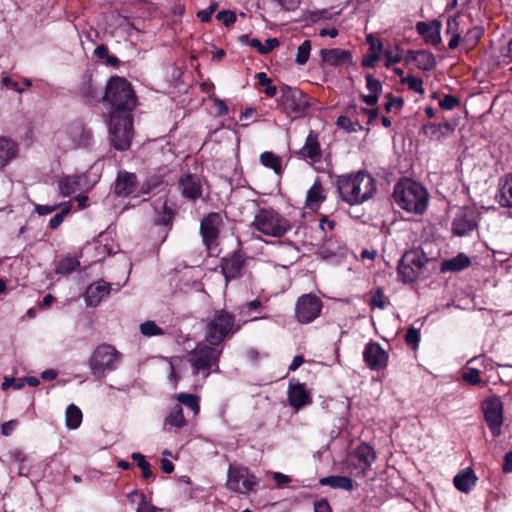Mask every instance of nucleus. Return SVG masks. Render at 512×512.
<instances>
[{
    "mask_svg": "<svg viewBox=\"0 0 512 512\" xmlns=\"http://www.w3.org/2000/svg\"><path fill=\"white\" fill-rule=\"evenodd\" d=\"M375 458L373 448L367 444H361L348 456V469L354 476H364Z\"/></svg>",
    "mask_w": 512,
    "mask_h": 512,
    "instance_id": "14",
    "label": "nucleus"
},
{
    "mask_svg": "<svg viewBox=\"0 0 512 512\" xmlns=\"http://www.w3.org/2000/svg\"><path fill=\"white\" fill-rule=\"evenodd\" d=\"M314 512H331V508L327 501L321 500L315 503Z\"/></svg>",
    "mask_w": 512,
    "mask_h": 512,
    "instance_id": "63",
    "label": "nucleus"
},
{
    "mask_svg": "<svg viewBox=\"0 0 512 512\" xmlns=\"http://www.w3.org/2000/svg\"><path fill=\"white\" fill-rule=\"evenodd\" d=\"M324 189L319 179H316L306 195V207L317 210L325 200Z\"/></svg>",
    "mask_w": 512,
    "mask_h": 512,
    "instance_id": "26",
    "label": "nucleus"
},
{
    "mask_svg": "<svg viewBox=\"0 0 512 512\" xmlns=\"http://www.w3.org/2000/svg\"><path fill=\"white\" fill-rule=\"evenodd\" d=\"M260 162L263 166L272 169L276 174H280L282 171L281 158L272 152H263L260 155Z\"/></svg>",
    "mask_w": 512,
    "mask_h": 512,
    "instance_id": "36",
    "label": "nucleus"
},
{
    "mask_svg": "<svg viewBox=\"0 0 512 512\" xmlns=\"http://www.w3.org/2000/svg\"><path fill=\"white\" fill-rule=\"evenodd\" d=\"M401 82L403 84H407L409 89H411L417 93L424 94L422 79L409 75L406 77H402Z\"/></svg>",
    "mask_w": 512,
    "mask_h": 512,
    "instance_id": "44",
    "label": "nucleus"
},
{
    "mask_svg": "<svg viewBox=\"0 0 512 512\" xmlns=\"http://www.w3.org/2000/svg\"><path fill=\"white\" fill-rule=\"evenodd\" d=\"M9 456L14 463L18 464L25 462L27 459L25 453L20 449H14L10 451Z\"/></svg>",
    "mask_w": 512,
    "mask_h": 512,
    "instance_id": "57",
    "label": "nucleus"
},
{
    "mask_svg": "<svg viewBox=\"0 0 512 512\" xmlns=\"http://www.w3.org/2000/svg\"><path fill=\"white\" fill-rule=\"evenodd\" d=\"M221 349L211 345L198 344L188 355V362L193 369V374L204 373L207 377L211 371H218Z\"/></svg>",
    "mask_w": 512,
    "mask_h": 512,
    "instance_id": "6",
    "label": "nucleus"
},
{
    "mask_svg": "<svg viewBox=\"0 0 512 512\" xmlns=\"http://www.w3.org/2000/svg\"><path fill=\"white\" fill-rule=\"evenodd\" d=\"M482 410L491 434L495 438L499 437L502 433L501 427L504 421L503 402L498 396H492L483 401Z\"/></svg>",
    "mask_w": 512,
    "mask_h": 512,
    "instance_id": "13",
    "label": "nucleus"
},
{
    "mask_svg": "<svg viewBox=\"0 0 512 512\" xmlns=\"http://www.w3.org/2000/svg\"><path fill=\"white\" fill-rule=\"evenodd\" d=\"M0 83L2 86H6L18 93L24 92V89L20 88L18 86V83L16 81H14L13 79H11L10 77H3L0 81Z\"/></svg>",
    "mask_w": 512,
    "mask_h": 512,
    "instance_id": "56",
    "label": "nucleus"
},
{
    "mask_svg": "<svg viewBox=\"0 0 512 512\" xmlns=\"http://www.w3.org/2000/svg\"><path fill=\"white\" fill-rule=\"evenodd\" d=\"M459 104V100L452 95H445L443 99L439 101V106L444 110H452Z\"/></svg>",
    "mask_w": 512,
    "mask_h": 512,
    "instance_id": "50",
    "label": "nucleus"
},
{
    "mask_svg": "<svg viewBox=\"0 0 512 512\" xmlns=\"http://www.w3.org/2000/svg\"><path fill=\"white\" fill-rule=\"evenodd\" d=\"M503 472H512V452H507L504 456Z\"/></svg>",
    "mask_w": 512,
    "mask_h": 512,
    "instance_id": "64",
    "label": "nucleus"
},
{
    "mask_svg": "<svg viewBox=\"0 0 512 512\" xmlns=\"http://www.w3.org/2000/svg\"><path fill=\"white\" fill-rule=\"evenodd\" d=\"M243 259L240 255L234 254L229 258H223L220 264V270L225 278L226 284L241 275L243 268Z\"/></svg>",
    "mask_w": 512,
    "mask_h": 512,
    "instance_id": "22",
    "label": "nucleus"
},
{
    "mask_svg": "<svg viewBox=\"0 0 512 512\" xmlns=\"http://www.w3.org/2000/svg\"><path fill=\"white\" fill-rule=\"evenodd\" d=\"M482 35V29L479 27H475L470 29L464 37V41L472 40L475 43Z\"/></svg>",
    "mask_w": 512,
    "mask_h": 512,
    "instance_id": "59",
    "label": "nucleus"
},
{
    "mask_svg": "<svg viewBox=\"0 0 512 512\" xmlns=\"http://www.w3.org/2000/svg\"><path fill=\"white\" fill-rule=\"evenodd\" d=\"M140 332L147 337L164 334V331L154 321H146L142 323L140 325Z\"/></svg>",
    "mask_w": 512,
    "mask_h": 512,
    "instance_id": "43",
    "label": "nucleus"
},
{
    "mask_svg": "<svg viewBox=\"0 0 512 512\" xmlns=\"http://www.w3.org/2000/svg\"><path fill=\"white\" fill-rule=\"evenodd\" d=\"M498 197L502 207L512 208V173L506 174L500 180Z\"/></svg>",
    "mask_w": 512,
    "mask_h": 512,
    "instance_id": "29",
    "label": "nucleus"
},
{
    "mask_svg": "<svg viewBox=\"0 0 512 512\" xmlns=\"http://www.w3.org/2000/svg\"><path fill=\"white\" fill-rule=\"evenodd\" d=\"M80 93L82 96L87 98H95L96 91L90 79L86 80L82 87L80 88Z\"/></svg>",
    "mask_w": 512,
    "mask_h": 512,
    "instance_id": "53",
    "label": "nucleus"
},
{
    "mask_svg": "<svg viewBox=\"0 0 512 512\" xmlns=\"http://www.w3.org/2000/svg\"><path fill=\"white\" fill-rule=\"evenodd\" d=\"M86 184L85 175H69L59 181V190L63 196H70L76 192L82 191Z\"/></svg>",
    "mask_w": 512,
    "mask_h": 512,
    "instance_id": "24",
    "label": "nucleus"
},
{
    "mask_svg": "<svg viewBox=\"0 0 512 512\" xmlns=\"http://www.w3.org/2000/svg\"><path fill=\"white\" fill-rule=\"evenodd\" d=\"M363 360L372 370H380L387 366L388 354L376 342H370L363 351Z\"/></svg>",
    "mask_w": 512,
    "mask_h": 512,
    "instance_id": "18",
    "label": "nucleus"
},
{
    "mask_svg": "<svg viewBox=\"0 0 512 512\" xmlns=\"http://www.w3.org/2000/svg\"><path fill=\"white\" fill-rule=\"evenodd\" d=\"M321 485H327L332 488H340L347 491L353 490V481L351 478L346 476H329L320 479Z\"/></svg>",
    "mask_w": 512,
    "mask_h": 512,
    "instance_id": "34",
    "label": "nucleus"
},
{
    "mask_svg": "<svg viewBox=\"0 0 512 512\" xmlns=\"http://www.w3.org/2000/svg\"><path fill=\"white\" fill-rule=\"evenodd\" d=\"M177 400L179 403L190 408L194 412V414L199 413L200 405H199V397L198 396H196L194 394L180 393L177 395Z\"/></svg>",
    "mask_w": 512,
    "mask_h": 512,
    "instance_id": "39",
    "label": "nucleus"
},
{
    "mask_svg": "<svg viewBox=\"0 0 512 512\" xmlns=\"http://www.w3.org/2000/svg\"><path fill=\"white\" fill-rule=\"evenodd\" d=\"M17 420H10L2 424L1 431L4 436H9L12 434L13 430L17 426Z\"/></svg>",
    "mask_w": 512,
    "mask_h": 512,
    "instance_id": "60",
    "label": "nucleus"
},
{
    "mask_svg": "<svg viewBox=\"0 0 512 512\" xmlns=\"http://www.w3.org/2000/svg\"><path fill=\"white\" fill-rule=\"evenodd\" d=\"M204 181L196 173L184 172L179 180L178 186L181 195L188 200H196L202 196Z\"/></svg>",
    "mask_w": 512,
    "mask_h": 512,
    "instance_id": "16",
    "label": "nucleus"
},
{
    "mask_svg": "<svg viewBox=\"0 0 512 512\" xmlns=\"http://www.w3.org/2000/svg\"><path fill=\"white\" fill-rule=\"evenodd\" d=\"M370 305L379 309L385 308L384 295L380 288H378L374 295L371 297Z\"/></svg>",
    "mask_w": 512,
    "mask_h": 512,
    "instance_id": "52",
    "label": "nucleus"
},
{
    "mask_svg": "<svg viewBox=\"0 0 512 512\" xmlns=\"http://www.w3.org/2000/svg\"><path fill=\"white\" fill-rule=\"evenodd\" d=\"M429 259L420 249L406 251L399 264L398 276L404 283L416 281L425 271Z\"/></svg>",
    "mask_w": 512,
    "mask_h": 512,
    "instance_id": "7",
    "label": "nucleus"
},
{
    "mask_svg": "<svg viewBox=\"0 0 512 512\" xmlns=\"http://www.w3.org/2000/svg\"><path fill=\"white\" fill-rule=\"evenodd\" d=\"M221 223L222 217L219 213H210L201 221L200 231L208 249L216 245Z\"/></svg>",
    "mask_w": 512,
    "mask_h": 512,
    "instance_id": "17",
    "label": "nucleus"
},
{
    "mask_svg": "<svg viewBox=\"0 0 512 512\" xmlns=\"http://www.w3.org/2000/svg\"><path fill=\"white\" fill-rule=\"evenodd\" d=\"M285 10H294L298 7L301 0H275Z\"/></svg>",
    "mask_w": 512,
    "mask_h": 512,
    "instance_id": "61",
    "label": "nucleus"
},
{
    "mask_svg": "<svg viewBox=\"0 0 512 512\" xmlns=\"http://www.w3.org/2000/svg\"><path fill=\"white\" fill-rule=\"evenodd\" d=\"M17 144L9 138L0 137V169L17 155Z\"/></svg>",
    "mask_w": 512,
    "mask_h": 512,
    "instance_id": "28",
    "label": "nucleus"
},
{
    "mask_svg": "<svg viewBox=\"0 0 512 512\" xmlns=\"http://www.w3.org/2000/svg\"><path fill=\"white\" fill-rule=\"evenodd\" d=\"M132 459L137 462V465L141 469L142 477L149 479L153 477V472L150 469V464L145 460V457L138 452L132 454Z\"/></svg>",
    "mask_w": 512,
    "mask_h": 512,
    "instance_id": "41",
    "label": "nucleus"
},
{
    "mask_svg": "<svg viewBox=\"0 0 512 512\" xmlns=\"http://www.w3.org/2000/svg\"><path fill=\"white\" fill-rule=\"evenodd\" d=\"M322 307V300L317 295L303 294L295 303V318L300 324H309L320 316Z\"/></svg>",
    "mask_w": 512,
    "mask_h": 512,
    "instance_id": "12",
    "label": "nucleus"
},
{
    "mask_svg": "<svg viewBox=\"0 0 512 512\" xmlns=\"http://www.w3.org/2000/svg\"><path fill=\"white\" fill-rule=\"evenodd\" d=\"M462 379L470 385H478L481 382L480 373L477 369L471 368L462 375Z\"/></svg>",
    "mask_w": 512,
    "mask_h": 512,
    "instance_id": "45",
    "label": "nucleus"
},
{
    "mask_svg": "<svg viewBox=\"0 0 512 512\" xmlns=\"http://www.w3.org/2000/svg\"><path fill=\"white\" fill-rule=\"evenodd\" d=\"M157 205L162 209V214L158 217V222L167 225L172 219V211L167 207L166 201H159Z\"/></svg>",
    "mask_w": 512,
    "mask_h": 512,
    "instance_id": "46",
    "label": "nucleus"
},
{
    "mask_svg": "<svg viewBox=\"0 0 512 512\" xmlns=\"http://www.w3.org/2000/svg\"><path fill=\"white\" fill-rule=\"evenodd\" d=\"M279 104L288 116H300L309 106L308 98L301 90L287 85L281 88Z\"/></svg>",
    "mask_w": 512,
    "mask_h": 512,
    "instance_id": "11",
    "label": "nucleus"
},
{
    "mask_svg": "<svg viewBox=\"0 0 512 512\" xmlns=\"http://www.w3.org/2000/svg\"><path fill=\"white\" fill-rule=\"evenodd\" d=\"M413 53V60L417 67L424 71L432 70L436 66V59L434 55L426 50H421Z\"/></svg>",
    "mask_w": 512,
    "mask_h": 512,
    "instance_id": "33",
    "label": "nucleus"
},
{
    "mask_svg": "<svg viewBox=\"0 0 512 512\" xmlns=\"http://www.w3.org/2000/svg\"><path fill=\"white\" fill-rule=\"evenodd\" d=\"M70 212V208L69 207H65L63 208L59 213H57L56 215H54L50 221H49V227L51 229H56L58 228L61 223L63 222V219L64 217Z\"/></svg>",
    "mask_w": 512,
    "mask_h": 512,
    "instance_id": "49",
    "label": "nucleus"
},
{
    "mask_svg": "<svg viewBox=\"0 0 512 512\" xmlns=\"http://www.w3.org/2000/svg\"><path fill=\"white\" fill-rule=\"evenodd\" d=\"M240 329L235 324L234 314L226 310H218L207 320L204 339L211 346H217Z\"/></svg>",
    "mask_w": 512,
    "mask_h": 512,
    "instance_id": "4",
    "label": "nucleus"
},
{
    "mask_svg": "<svg viewBox=\"0 0 512 512\" xmlns=\"http://www.w3.org/2000/svg\"><path fill=\"white\" fill-rule=\"evenodd\" d=\"M68 133L72 138V143L69 145L72 149L88 145L91 139L90 132L86 131L80 124L71 126Z\"/></svg>",
    "mask_w": 512,
    "mask_h": 512,
    "instance_id": "30",
    "label": "nucleus"
},
{
    "mask_svg": "<svg viewBox=\"0 0 512 512\" xmlns=\"http://www.w3.org/2000/svg\"><path fill=\"white\" fill-rule=\"evenodd\" d=\"M478 227V214L472 207L464 206L457 210L452 223L451 230L457 237L468 236Z\"/></svg>",
    "mask_w": 512,
    "mask_h": 512,
    "instance_id": "15",
    "label": "nucleus"
},
{
    "mask_svg": "<svg viewBox=\"0 0 512 512\" xmlns=\"http://www.w3.org/2000/svg\"><path fill=\"white\" fill-rule=\"evenodd\" d=\"M110 293V285L104 281H98L87 287L85 303L87 306L96 307Z\"/></svg>",
    "mask_w": 512,
    "mask_h": 512,
    "instance_id": "21",
    "label": "nucleus"
},
{
    "mask_svg": "<svg viewBox=\"0 0 512 512\" xmlns=\"http://www.w3.org/2000/svg\"><path fill=\"white\" fill-rule=\"evenodd\" d=\"M389 100L385 104V110L387 112H391L392 109L395 107L397 109H401L403 106V99L400 97H392L391 94L388 95Z\"/></svg>",
    "mask_w": 512,
    "mask_h": 512,
    "instance_id": "54",
    "label": "nucleus"
},
{
    "mask_svg": "<svg viewBox=\"0 0 512 512\" xmlns=\"http://www.w3.org/2000/svg\"><path fill=\"white\" fill-rule=\"evenodd\" d=\"M476 480L477 478L472 470H467L454 477V485L459 491L467 493L473 486H475Z\"/></svg>",
    "mask_w": 512,
    "mask_h": 512,
    "instance_id": "32",
    "label": "nucleus"
},
{
    "mask_svg": "<svg viewBox=\"0 0 512 512\" xmlns=\"http://www.w3.org/2000/svg\"><path fill=\"white\" fill-rule=\"evenodd\" d=\"M288 401L290 406L296 411L311 402L309 393L306 391L304 384H290L288 390Z\"/></svg>",
    "mask_w": 512,
    "mask_h": 512,
    "instance_id": "25",
    "label": "nucleus"
},
{
    "mask_svg": "<svg viewBox=\"0 0 512 512\" xmlns=\"http://www.w3.org/2000/svg\"><path fill=\"white\" fill-rule=\"evenodd\" d=\"M165 424L172 427L181 428L186 424L183 409L180 405H176L169 415L165 418Z\"/></svg>",
    "mask_w": 512,
    "mask_h": 512,
    "instance_id": "37",
    "label": "nucleus"
},
{
    "mask_svg": "<svg viewBox=\"0 0 512 512\" xmlns=\"http://www.w3.org/2000/svg\"><path fill=\"white\" fill-rule=\"evenodd\" d=\"M337 125L347 131H350V132L356 130L355 127L353 126V123L351 122V120L346 116L338 117Z\"/></svg>",
    "mask_w": 512,
    "mask_h": 512,
    "instance_id": "58",
    "label": "nucleus"
},
{
    "mask_svg": "<svg viewBox=\"0 0 512 512\" xmlns=\"http://www.w3.org/2000/svg\"><path fill=\"white\" fill-rule=\"evenodd\" d=\"M137 178L134 173L120 171L117 175L114 192L116 195L126 197L136 188Z\"/></svg>",
    "mask_w": 512,
    "mask_h": 512,
    "instance_id": "23",
    "label": "nucleus"
},
{
    "mask_svg": "<svg viewBox=\"0 0 512 512\" xmlns=\"http://www.w3.org/2000/svg\"><path fill=\"white\" fill-rule=\"evenodd\" d=\"M297 154L309 164L319 162L322 157V150L318 140V135L313 131H310L306 137L303 147L297 152Z\"/></svg>",
    "mask_w": 512,
    "mask_h": 512,
    "instance_id": "19",
    "label": "nucleus"
},
{
    "mask_svg": "<svg viewBox=\"0 0 512 512\" xmlns=\"http://www.w3.org/2000/svg\"><path fill=\"white\" fill-rule=\"evenodd\" d=\"M336 185L341 199L350 205L362 204L376 192L375 179L362 171L338 176Z\"/></svg>",
    "mask_w": 512,
    "mask_h": 512,
    "instance_id": "1",
    "label": "nucleus"
},
{
    "mask_svg": "<svg viewBox=\"0 0 512 512\" xmlns=\"http://www.w3.org/2000/svg\"><path fill=\"white\" fill-rule=\"evenodd\" d=\"M393 198L407 212L422 214L427 208L429 195L424 186L406 179L395 185Z\"/></svg>",
    "mask_w": 512,
    "mask_h": 512,
    "instance_id": "2",
    "label": "nucleus"
},
{
    "mask_svg": "<svg viewBox=\"0 0 512 512\" xmlns=\"http://www.w3.org/2000/svg\"><path fill=\"white\" fill-rule=\"evenodd\" d=\"M119 354L116 349L107 344L98 346L89 361L91 372L96 377H103L106 371L116 368Z\"/></svg>",
    "mask_w": 512,
    "mask_h": 512,
    "instance_id": "10",
    "label": "nucleus"
},
{
    "mask_svg": "<svg viewBox=\"0 0 512 512\" xmlns=\"http://www.w3.org/2000/svg\"><path fill=\"white\" fill-rule=\"evenodd\" d=\"M416 31L428 44L437 46L441 43V23L438 20L432 22L420 21L416 24Z\"/></svg>",
    "mask_w": 512,
    "mask_h": 512,
    "instance_id": "20",
    "label": "nucleus"
},
{
    "mask_svg": "<svg viewBox=\"0 0 512 512\" xmlns=\"http://www.w3.org/2000/svg\"><path fill=\"white\" fill-rule=\"evenodd\" d=\"M163 185V181L160 176H152L148 178L140 188L142 194H149L158 190Z\"/></svg>",
    "mask_w": 512,
    "mask_h": 512,
    "instance_id": "40",
    "label": "nucleus"
},
{
    "mask_svg": "<svg viewBox=\"0 0 512 512\" xmlns=\"http://www.w3.org/2000/svg\"><path fill=\"white\" fill-rule=\"evenodd\" d=\"M322 60L331 66H337L351 59V53L339 48L321 50Z\"/></svg>",
    "mask_w": 512,
    "mask_h": 512,
    "instance_id": "27",
    "label": "nucleus"
},
{
    "mask_svg": "<svg viewBox=\"0 0 512 512\" xmlns=\"http://www.w3.org/2000/svg\"><path fill=\"white\" fill-rule=\"evenodd\" d=\"M79 264L80 263L77 258L66 257L58 262L55 272L60 275H68L73 272Z\"/></svg>",
    "mask_w": 512,
    "mask_h": 512,
    "instance_id": "38",
    "label": "nucleus"
},
{
    "mask_svg": "<svg viewBox=\"0 0 512 512\" xmlns=\"http://www.w3.org/2000/svg\"><path fill=\"white\" fill-rule=\"evenodd\" d=\"M471 261L464 253H459L455 257L445 260L441 265V272H459L468 268Z\"/></svg>",
    "mask_w": 512,
    "mask_h": 512,
    "instance_id": "31",
    "label": "nucleus"
},
{
    "mask_svg": "<svg viewBox=\"0 0 512 512\" xmlns=\"http://www.w3.org/2000/svg\"><path fill=\"white\" fill-rule=\"evenodd\" d=\"M385 58V66L390 67L391 65L400 62L402 57L398 51L396 53H393L392 51H385Z\"/></svg>",
    "mask_w": 512,
    "mask_h": 512,
    "instance_id": "55",
    "label": "nucleus"
},
{
    "mask_svg": "<svg viewBox=\"0 0 512 512\" xmlns=\"http://www.w3.org/2000/svg\"><path fill=\"white\" fill-rule=\"evenodd\" d=\"M252 227L270 237L279 238L291 228L290 221L273 209L261 208L257 211Z\"/></svg>",
    "mask_w": 512,
    "mask_h": 512,
    "instance_id": "5",
    "label": "nucleus"
},
{
    "mask_svg": "<svg viewBox=\"0 0 512 512\" xmlns=\"http://www.w3.org/2000/svg\"><path fill=\"white\" fill-rule=\"evenodd\" d=\"M310 51H311V43H310V41H309V40H305V41H304V42H303V43L298 47L295 62H296L298 65H304V64H306V62L308 61L309 56H310Z\"/></svg>",
    "mask_w": 512,
    "mask_h": 512,
    "instance_id": "42",
    "label": "nucleus"
},
{
    "mask_svg": "<svg viewBox=\"0 0 512 512\" xmlns=\"http://www.w3.org/2000/svg\"><path fill=\"white\" fill-rule=\"evenodd\" d=\"M279 46V41L277 38H268L263 44V54H267L271 52L274 48Z\"/></svg>",
    "mask_w": 512,
    "mask_h": 512,
    "instance_id": "62",
    "label": "nucleus"
},
{
    "mask_svg": "<svg viewBox=\"0 0 512 512\" xmlns=\"http://www.w3.org/2000/svg\"><path fill=\"white\" fill-rule=\"evenodd\" d=\"M216 18L223 22L225 26H230L236 21V14L229 10H223L218 12Z\"/></svg>",
    "mask_w": 512,
    "mask_h": 512,
    "instance_id": "48",
    "label": "nucleus"
},
{
    "mask_svg": "<svg viewBox=\"0 0 512 512\" xmlns=\"http://www.w3.org/2000/svg\"><path fill=\"white\" fill-rule=\"evenodd\" d=\"M104 100L110 104V112L131 115L136 106V96L131 84L123 77H111L106 85Z\"/></svg>",
    "mask_w": 512,
    "mask_h": 512,
    "instance_id": "3",
    "label": "nucleus"
},
{
    "mask_svg": "<svg viewBox=\"0 0 512 512\" xmlns=\"http://www.w3.org/2000/svg\"><path fill=\"white\" fill-rule=\"evenodd\" d=\"M405 341L407 344L417 347L420 341L419 331L414 327H410L406 332Z\"/></svg>",
    "mask_w": 512,
    "mask_h": 512,
    "instance_id": "51",
    "label": "nucleus"
},
{
    "mask_svg": "<svg viewBox=\"0 0 512 512\" xmlns=\"http://www.w3.org/2000/svg\"><path fill=\"white\" fill-rule=\"evenodd\" d=\"M257 478L247 468L230 465L227 473L226 487L230 491L239 494H249L256 491Z\"/></svg>",
    "mask_w": 512,
    "mask_h": 512,
    "instance_id": "9",
    "label": "nucleus"
},
{
    "mask_svg": "<svg viewBox=\"0 0 512 512\" xmlns=\"http://www.w3.org/2000/svg\"><path fill=\"white\" fill-rule=\"evenodd\" d=\"M66 426L69 429H77L82 422V412L74 404H70L66 409Z\"/></svg>",
    "mask_w": 512,
    "mask_h": 512,
    "instance_id": "35",
    "label": "nucleus"
},
{
    "mask_svg": "<svg viewBox=\"0 0 512 512\" xmlns=\"http://www.w3.org/2000/svg\"><path fill=\"white\" fill-rule=\"evenodd\" d=\"M133 121L131 115H120L118 112H110L109 132L110 139L119 151L127 150L132 139Z\"/></svg>",
    "mask_w": 512,
    "mask_h": 512,
    "instance_id": "8",
    "label": "nucleus"
},
{
    "mask_svg": "<svg viewBox=\"0 0 512 512\" xmlns=\"http://www.w3.org/2000/svg\"><path fill=\"white\" fill-rule=\"evenodd\" d=\"M366 86L371 93L379 95L382 90V84L379 80L375 79L372 75H366Z\"/></svg>",
    "mask_w": 512,
    "mask_h": 512,
    "instance_id": "47",
    "label": "nucleus"
}]
</instances>
